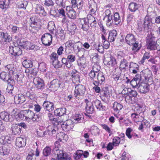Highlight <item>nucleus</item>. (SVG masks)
Segmentation results:
<instances>
[{
    "label": "nucleus",
    "instance_id": "nucleus-57",
    "mask_svg": "<svg viewBox=\"0 0 160 160\" xmlns=\"http://www.w3.org/2000/svg\"><path fill=\"white\" fill-rule=\"evenodd\" d=\"M95 48L99 52L101 53L103 52L104 48L102 45H101L100 43L98 44L97 46L95 44Z\"/></svg>",
    "mask_w": 160,
    "mask_h": 160
},
{
    "label": "nucleus",
    "instance_id": "nucleus-46",
    "mask_svg": "<svg viewBox=\"0 0 160 160\" xmlns=\"http://www.w3.org/2000/svg\"><path fill=\"white\" fill-rule=\"evenodd\" d=\"M0 143L4 145H6L7 143H10V141L9 140L8 137L2 136L0 138Z\"/></svg>",
    "mask_w": 160,
    "mask_h": 160
},
{
    "label": "nucleus",
    "instance_id": "nucleus-13",
    "mask_svg": "<svg viewBox=\"0 0 160 160\" xmlns=\"http://www.w3.org/2000/svg\"><path fill=\"white\" fill-rule=\"evenodd\" d=\"M16 46H10L9 47V52L14 56H18L22 54V51L19 47Z\"/></svg>",
    "mask_w": 160,
    "mask_h": 160
},
{
    "label": "nucleus",
    "instance_id": "nucleus-39",
    "mask_svg": "<svg viewBox=\"0 0 160 160\" xmlns=\"http://www.w3.org/2000/svg\"><path fill=\"white\" fill-rule=\"evenodd\" d=\"M48 116L49 120L53 121V123H54L55 125H59L61 123V122L57 120L56 118H54L53 116L51 113H48Z\"/></svg>",
    "mask_w": 160,
    "mask_h": 160
},
{
    "label": "nucleus",
    "instance_id": "nucleus-59",
    "mask_svg": "<svg viewBox=\"0 0 160 160\" xmlns=\"http://www.w3.org/2000/svg\"><path fill=\"white\" fill-rule=\"evenodd\" d=\"M30 77H32L36 76L37 74V69L36 68H30Z\"/></svg>",
    "mask_w": 160,
    "mask_h": 160
},
{
    "label": "nucleus",
    "instance_id": "nucleus-49",
    "mask_svg": "<svg viewBox=\"0 0 160 160\" xmlns=\"http://www.w3.org/2000/svg\"><path fill=\"white\" fill-rule=\"evenodd\" d=\"M67 14L68 17L71 19H75L76 16L75 11H67Z\"/></svg>",
    "mask_w": 160,
    "mask_h": 160
},
{
    "label": "nucleus",
    "instance_id": "nucleus-47",
    "mask_svg": "<svg viewBox=\"0 0 160 160\" xmlns=\"http://www.w3.org/2000/svg\"><path fill=\"white\" fill-rule=\"evenodd\" d=\"M80 75L79 74H77L76 75H74L72 77V81L74 83H78L80 82Z\"/></svg>",
    "mask_w": 160,
    "mask_h": 160
},
{
    "label": "nucleus",
    "instance_id": "nucleus-26",
    "mask_svg": "<svg viewBox=\"0 0 160 160\" xmlns=\"http://www.w3.org/2000/svg\"><path fill=\"white\" fill-rule=\"evenodd\" d=\"M12 133L15 135L19 134L21 132V128L17 124H13L11 128Z\"/></svg>",
    "mask_w": 160,
    "mask_h": 160
},
{
    "label": "nucleus",
    "instance_id": "nucleus-35",
    "mask_svg": "<svg viewBox=\"0 0 160 160\" xmlns=\"http://www.w3.org/2000/svg\"><path fill=\"white\" fill-rule=\"evenodd\" d=\"M10 3L9 0H5L0 2V8L2 9H7Z\"/></svg>",
    "mask_w": 160,
    "mask_h": 160
},
{
    "label": "nucleus",
    "instance_id": "nucleus-22",
    "mask_svg": "<svg viewBox=\"0 0 160 160\" xmlns=\"http://www.w3.org/2000/svg\"><path fill=\"white\" fill-rule=\"evenodd\" d=\"M140 78V76L139 74L137 75L130 82V84L133 88H138Z\"/></svg>",
    "mask_w": 160,
    "mask_h": 160
},
{
    "label": "nucleus",
    "instance_id": "nucleus-4",
    "mask_svg": "<svg viewBox=\"0 0 160 160\" xmlns=\"http://www.w3.org/2000/svg\"><path fill=\"white\" fill-rule=\"evenodd\" d=\"M147 48L151 50L157 49L156 39V38L154 36V34L151 33L147 37Z\"/></svg>",
    "mask_w": 160,
    "mask_h": 160
},
{
    "label": "nucleus",
    "instance_id": "nucleus-64",
    "mask_svg": "<svg viewBox=\"0 0 160 160\" xmlns=\"http://www.w3.org/2000/svg\"><path fill=\"white\" fill-rule=\"evenodd\" d=\"M103 42V47L105 49H107L110 46V41L108 40L105 41H102Z\"/></svg>",
    "mask_w": 160,
    "mask_h": 160
},
{
    "label": "nucleus",
    "instance_id": "nucleus-9",
    "mask_svg": "<svg viewBox=\"0 0 160 160\" xmlns=\"http://www.w3.org/2000/svg\"><path fill=\"white\" fill-rule=\"evenodd\" d=\"M61 82L58 79H54L48 85V88L51 91H56L60 87Z\"/></svg>",
    "mask_w": 160,
    "mask_h": 160
},
{
    "label": "nucleus",
    "instance_id": "nucleus-38",
    "mask_svg": "<svg viewBox=\"0 0 160 160\" xmlns=\"http://www.w3.org/2000/svg\"><path fill=\"white\" fill-rule=\"evenodd\" d=\"M57 129V128L54 127L53 126H49L48 128L47 131H45V132H46V134L52 135L56 133Z\"/></svg>",
    "mask_w": 160,
    "mask_h": 160
},
{
    "label": "nucleus",
    "instance_id": "nucleus-58",
    "mask_svg": "<svg viewBox=\"0 0 160 160\" xmlns=\"http://www.w3.org/2000/svg\"><path fill=\"white\" fill-rule=\"evenodd\" d=\"M102 127L103 129H105L108 133H109V136H110V135L112 134V131L107 125L106 124H103L102 125Z\"/></svg>",
    "mask_w": 160,
    "mask_h": 160
},
{
    "label": "nucleus",
    "instance_id": "nucleus-27",
    "mask_svg": "<svg viewBox=\"0 0 160 160\" xmlns=\"http://www.w3.org/2000/svg\"><path fill=\"white\" fill-rule=\"evenodd\" d=\"M5 68L6 70L9 71V74L10 75L12 76L14 75L16 70L13 64L8 65L5 67Z\"/></svg>",
    "mask_w": 160,
    "mask_h": 160
},
{
    "label": "nucleus",
    "instance_id": "nucleus-34",
    "mask_svg": "<svg viewBox=\"0 0 160 160\" xmlns=\"http://www.w3.org/2000/svg\"><path fill=\"white\" fill-rule=\"evenodd\" d=\"M10 114L5 112H2L0 113V118L6 122L8 121L10 119Z\"/></svg>",
    "mask_w": 160,
    "mask_h": 160
},
{
    "label": "nucleus",
    "instance_id": "nucleus-25",
    "mask_svg": "<svg viewBox=\"0 0 160 160\" xmlns=\"http://www.w3.org/2000/svg\"><path fill=\"white\" fill-rule=\"evenodd\" d=\"M117 36V32L116 30H113L109 31L108 37V40L110 42L115 41Z\"/></svg>",
    "mask_w": 160,
    "mask_h": 160
},
{
    "label": "nucleus",
    "instance_id": "nucleus-29",
    "mask_svg": "<svg viewBox=\"0 0 160 160\" xmlns=\"http://www.w3.org/2000/svg\"><path fill=\"white\" fill-rule=\"evenodd\" d=\"M93 102L97 109L100 111L105 110V107L102 105L100 101L98 100H96L93 101Z\"/></svg>",
    "mask_w": 160,
    "mask_h": 160
},
{
    "label": "nucleus",
    "instance_id": "nucleus-16",
    "mask_svg": "<svg viewBox=\"0 0 160 160\" xmlns=\"http://www.w3.org/2000/svg\"><path fill=\"white\" fill-rule=\"evenodd\" d=\"M0 78L3 80L9 83L13 82V79L12 78V76L5 72H2L0 73Z\"/></svg>",
    "mask_w": 160,
    "mask_h": 160
},
{
    "label": "nucleus",
    "instance_id": "nucleus-21",
    "mask_svg": "<svg viewBox=\"0 0 160 160\" xmlns=\"http://www.w3.org/2000/svg\"><path fill=\"white\" fill-rule=\"evenodd\" d=\"M125 42L128 45L132 44L136 41L135 36L132 33L127 34L125 38Z\"/></svg>",
    "mask_w": 160,
    "mask_h": 160
},
{
    "label": "nucleus",
    "instance_id": "nucleus-6",
    "mask_svg": "<svg viewBox=\"0 0 160 160\" xmlns=\"http://www.w3.org/2000/svg\"><path fill=\"white\" fill-rule=\"evenodd\" d=\"M34 113L32 111L29 110H26L21 111L19 114V117L22 118V119H25L27 121L31 120L34 116Z\"/></svg>",
    "mask_w": 160,
    "mask_h": 160
},
{
    "label": "nucleus",
    "instance_id": "nucleus-24",
    "mask_svg": "<svg viewBox=\"0 0 160 160\" xmlns=\"http://www.w3.org/2000/svg\"><path fill=\"white\" fill-rule=\"evenodd\" d=\"M26 144L25 138L21 137H18L16 139V145L19 148L25 146Z\"/></svg>",
    "mask_w": 160,
    "mask_h": 160
},
{
    "label": "nucleus",
    "instance_id": "nucleus-14",
    "mask_svg": "<svg viewBox=\"0 0 160 160\" xmlns=\"http://www.w3.org/2000/svg\"><path fill=\"white\" fill-rule=\"evenodd\" d=\"M33 83L35 87L38 89H42L44 87L43 81L41 78L37 77L34 78Z\"/></svg>",
    "mask_w": 160,
    "mask_h": 160
},
{
    "label": "nucleus",
    "instance_id": "nucleus-42",
    "mask_svg": "<svg viewBox=\"0 0 160 160\" xmlns=\"http://www.w3.org/2000/svg\"><path fill=\"white\" fill-rule=\"evenodd\" d=\"M68 135L66 134H64L62 132H60L58 133L57 136L59 139L58 140L60 142H62V140L66 141L68 139Z\"/></svg>",
    "mask_w": 160,
    "mask_h": 160
},
{
    "label": "nucleus",
    "instance_id": "nucleus-1",
    "mask_svg": "<svg viewBox=\"0 0 160 160\" xmlns=\"http://www.w3.org/2000/svg\"><path fill=\"white\" fill-rule=\"evenodd\" d=\"M37 12L34 16L31 17L30 18V26L33 28L35 30L38 31L40 28L41 22V20L39 18V16L41 17L45 16L47 15V13L45 11H39Z\"/></svg>",
    "mask_w": 160,
    "mask_h": 160
},
{
    "label": "nucleus",
    "instance_id": "nucleus-30",
    "mask_svg": "<svg viewBox=\"0 0 160 160\" xmlns=\"http://www.w3.org/2000/svg\"><path fill=\"white\" fill-rule=\"evenodd\" d=\"M105 13L106 15V17L107 18V24L110 26L112 23L113 22H112L113 20L112 15H111L110 11H106Z\"/></svg>",
    "mask_w": 160,
    "mask_h": 160
},
{
    "label": "nucleus",
    "instance_id": "nucleus-43",
    "mask_svg": "<svg viewBox=\"0 0 160 160\" xmlns=\"http://www.w3.org/2000/svg\"><path fill=\"white\" fill-rule=\"evenodd\" d=\"M113 18H114L112 20V22H113L114 21L115 24L116 25L119 24L121 22V20L120 19V18L119 13L118 12L115 13L114 15Z\"/></svg>",
    "mask_w": 160,
    "mask_h": 160
},
{
    "label": "nucleus",
    "instance_id": "nucleus-10",
    "mask_svg": "<svg viewBox=\"0 0 160 160\" xmlns=\"http://www.w3.org/2000/svg\"><path fill=\"white\" fill-rule=\"evenodd\" d=\"M49 57L50 62L55 67L59 68L61 66L60 62L58 59V56L56 52H53L49 56Z\"/></svg>",
    "mask_w": 160,
    "mask_h": 160
},
{
    "label": "nucleus",
    "instance_id": "nucleus-12",
    "mask_svg": "<svg viewBox=\"0 0 160 160\" xmlns=\"http://www.w3.org/2000/svg\"><path fill=\"white\" fill-rule=\"evenodd\" d=\"M61 127L65 131H68L72 129L74 126V124L71 120H68L64 122L61 125Z\"/></svg>",
    "mask_w": 160,
    "mask_h": 160
},
{
    "label": "nucleus",
    "instance_id": "nucleus-50",
    "mask_svg": "<svg viewBox=\"0 0 160 160\" xmlns=\"http://www.w3.org/2000/svg\"><path fill=\"white\" fill-rule=\"evenodd\" d=\"M150 58V54L148 52H146L143 55L141 60L139 62V64H143L146 59H148Z\"/></svg>",
    "mask_w": 160,
    "mask_h": 160
},
{
    "label": "nucleus",
    "instance_id": "nucleus-40",
    "mask_svg": "<svg viewBox=\"0 0 160 160\" xmlns=\"http://www.w3.org/2000/svg\"><path fill=\"white\" fill-rule=\"evenodd\" d=\"M82 44L80 42H78L75 43L73 45V48L75 50H77L78 52L81 51Z\"/></svg>",
    "mask_w": 160,
    "mask_h": 160
},
{
    "label": "nucleus",
    "instance_id": "nucleus-33",
    "mask_svg": "<svg viewBox=\"0 0 160 160\" xmlns=\"http://www.w3.org/2000/svg\"><path fill=\"white\" fill-rule=\"evenodd\" d=\"M66 112V109L65 108H58L57 109L54 111L55 115L58 116H63Z\"/></svg>",
    "mask_w": 160,
    "mask_h": 160
},
{
    "label": "nucleus",
    "instance_id": "nucleus-5",
    "mask_svg": "<svg viewBox=\"0 0 160 160\" xmlns=\"http://www.w3.org/2000/svg\"><path fill=\"white\" fill-rule=\"evenodd\" d=\"M86 92L85 87L82 84H78L76 85L74 90L75 97L78 99L81 98V97Z\"/></svg>",
    "mask_w": 160,
    "mask_h": 160
},
{
    "label": "nucleus",
    "instance_id": "nucleus-48",
    "mask_svg": "<svg viewBox=\"0 0 160 160\" xmlns=\"http://www.w3.org/2000/svg\"><path fill=\"white\" fill-rule=\"evenodd\" d=\"M129 45L132 46V50L135 51H137L139 50L140 48L138 47V41H135L132 44Z\"/></svg>",
    "mask_w": 160,
    "mask_h": 160
},
{
    "label": "nucleus",
    "instance_id": "nucleus-54",
    "mask_svg": "<svg viewBox=\"0 0 160 160\" xmlns=\"http://www.w3.org/2000/svg\"><path fill=\"white\" fill-rule=\"evenodd\" d=\"M8 83V85L6 89V91L8 93H12V91L14 88L13 85H12L13 82H12L11 83H9V82Z\"/></svg>",
    "mask_w": 160,
    "mask_h": 160
},
{
    "label": "nucleus",
    "instance_id": "nucleus-17",
    "mask_svg": "<svg viewBox=\"0 0 160 160\" xmlns=\"http://www.w3.org/2000/svg\"><path fill=\"white\" fill-rule=\"evenodd\" d=\"M100 68L101 67L98 63H95L92 67V70L88 73L89 77H94L95 74L99 72H98L100 70Z\"/></svg>",
    "mask_w": 160,
    "mask_h": 160
},
{
    "label": "nucleus",
    "instance_id": "nucleus-32",
    "mask_svg": "<svg viewBox=\"0 0 160 160\" xmlns=\"http://www.w3.org/2000/svg\"><path fill=\"white\" fill-rule=\"evenodd\" d=\"M88 22L92 27L95 28L96 27L97 21L93 16L92 15L89 16L88 17Z\"/></svg>",
    "mask_w": 160,
    "mask_h": 160
},
{
    "label": "nucleus",
    "instance_id": "nucleus-41",
    "mask_svg": "<svg viewBox=\"0 0 160 160\" xmlns=\"http://www.w3.org/2000/svg\"><path fill=\"white\" fill-rule=\"evenodd\" d=\"M73 118L76 123L81 122L84 118L82 114H76Z\"/></svg>",
    "mask_w": 160,
    "mask_h": 160
},
{
    "label": "nucleus",
    "instance_id": "nucleus-31",
    "mask_svg": "<svg viewBox=\"0 0 160 160\" xmlns=\"http://www.w3.org/2000/svg\"><path fill=\"white\" fill-rule=\"evenodd\" d=\"M128 66V61L125 59H122L120 62L119 69L122 71L123 69H126V68Z\"/></svg>",
    "mask_w": 160,
    "mask_h": 160
},
{
    "label": "nucleus",
    "instance_id": "nucleus-3",
    "mask_svg": "<svg viewBox=\"0 0 160 160\" xmlns=\"http://www.w3.org/2000/svg\"><path fill=\"white\" fill-rule=\"evenodd\" d=\"M156 15L154 12H148V15L146 16L144 21V28L147 30H149L152 28V22L151 18H153Z\"/></svg>",
    "mask_w": 160,
    "mask_h": 160
},
{
    "label": "nucleus",
    "instance_id": "nucleus-53",
    "mask_svg": "<svg viewBox=\"0 0 160 160\" xmlns=\"http://www.w3.org/2000/svg\"><path fill=\"white\" fill-rule=\"evenodd\" d=\"M38 69L42 72L46 71L47 69L46 64L43 62L40 63L39 64Z\"/></svg>",
    "mask_w": 160,
    "mask_h": 160
},
{
    "label": "nucleus",
    "instance_id": "nucleus-28",
    "mask_svg": "<svg viewBox=\"0 0 160 160\" xmlns=\"http://www.w3.org/2000/svg\"><path fill=\"white\" fill-rule=\"evenodd\" d=\"M123 107L122 105L120 103L115 102L113 104L112 108L115 112L119 113Z\"/></svg>",
    "mask_w": 160,
    "mask_h": 160
},
{
    "label": "nucleus",
    "instance_id": "nucleus-56",
    "mask_svg": "<svg viewBox=\"0 0 160 160\" xmlns=\"http://www.w3.org/2000/svg\"><path fill=\"white\" fill-rule=\"evenodd\" d=\"M2 151L3 155H7L10 152V149L8 148V146L7 145H5L3 146Z\"/></svg>",
    "mask_w": 160,
    "mask_h": 160
},
{
    "label": "nucleus",
    "instance_id": "nucleus-23",
    "mask_svg": "<svg viewBox=\"0 0 160 160\" xmlns=\"http://www.w3.org/2000/svg\"><path fill=\"white\" fill-rule=\"evenodd\" d=\"M65 54L67 55V60L68 62H73L76 60L75 55L71 54V52L68 51V49L67 48H65Z\"/></svg>",
    "mask_w": 160,
    "mask_h": 160
},
{
    "label": "nucleus",
    "instance_id": "nucleus-62",
    "mask_svg": "<svg viewBox=\"0 0 160 160\" xmlns=\"http://www.w3.org/2000/svg\"><path fill=\"white\" fill-rule=\"evenodd\" d=\"M141 123L144 126V128H147L150 126L149 122L146 119L142 120Z\"/></svg>",
    "mask_w": 160,
    "mask_h": 160
},
{
    "label": "nucleus",
    "instance_id": "nucleus-61",
    "mask_svg": "<svg viewBox=\"0 0 160 160\" xmlns=\"http://www.w3.org/2000/svg\"><path fill=\"white\" fill-rule=\"evenodd\" d=\"M20 157L17 154H15L10 157V160H19Z\"/></svg>",
    "mask_w": 160,
    "mask_h": 160
},
{
    "label": "nucleus",
    "instance_id": "nucleus-11",
    "mask_svg": "<svg viewBox=\"0 0 160 160\" xmlns=\"http://www.w3.org/2000/svg\"><path fill=\"white\" fill-rule=\"evenodd\" d=\"M17 44L18 46L23 47V48H26L27 49H32L35 47L34 45H32L31 42L28 41L25 42L23 41H21L18 40Z\"/></svg>",
    "mask_w": 160,
    "mask_h": 160
},
{
    "label": "nucleus",
    "instance_id": "nucleus-18",
    "mask_svg": "<svg viewBox=\"0 0 160 160\" xmlns=\"http://www.w3.org/2000/svg\"><path fill=\"white\" fill-rule=\"evenodd\" d=\"M26 97L22 94L16 95L14 98V101L15 103L21 104L26 100Z\"/></svg>",
    "mask_w": 160,
    "mask_h": 160
},
{
    "label": "nucleus",
    "instance_id": "nucleus-7",
    "mask_svg": "<svg viewBox=\"0 0 160 160\" xmlns=\"http://www.w3.org/2000/svg\"><path fill=\"white\" fill-rule=\"evenodd\" d=\"M55 154L57 155V159L52 158L51 160H70L69 155L64 151L60 150H56Z\"/></svg>",
    "mask_w": 160,
    "mask_h": 160
},
{
    "label": "nucleus",
    "instance_id": "nucleus-44",
    "mask_svg": "<svg viewBox=\"0 0 160 160\" xmlns=\"http://www.w3.org/2000/svg\"><path fill=\"white\" fill-rule=\"evenodd\" d=\"M22 66L26 68H29L32 66V63L30 60H25L22 62Z\"/></svg>",
    "mask_w": 160,
    "mask_h": 160
},
{
    "label": "nucleus",
    "instance_id": "nucleus-60",
    "mask_svg": "<svg viewBox=\"0 0 160 160\" xmlns=\"http://www.w3.org/2000/svg\"><path fill=\"white\" fill-rule=\"evenodd\" d=\"M42 118L40 116L36 114H35L34 113V116L33 117V118L32 119L33 121L38 122L40 121L41 120Z\"/></svg>",
    "mask_w": 160,
    "mask_h": 160
},
{
    "label": "nucleus",
    "instance_id": "nucleus-20",
    "mask_svg": "<svg viewBox=\"0 0 160 160\" xmlns=\"http://www.w3.org/2000/svg\"><path fill=\"white\" fill-rule=\"evenodd\" d=\"M43 107L49 112L52 111L54 108V104L52 102L44 101L42 104Z\"/></svg>",
    "mask_w": 160,
    "mask_h": 160
},
{
    "label": "nucleus",
    "instance_id": "nucleus-51",
    "mask_svg": "<svg viewBox=\"0 0 160 160\" xmlns=\"http://www.w3.org/2000/svg\"><path fill=\"white\" fill-rule=\"evenodd\" d=\"M51 152V148L49 147H47L43 150V154L44 156L47 157L50 154Z\"/></svg>",
    "mask_w": 160,
    "mask_h": 160
},
{
    "label": "nucleus",
    "instance_id": "nucleus-19",
    "mask_svg": "<svg viewBox=\"0 0 160 160\" xmlns=\"http://www.w3.org/2000/svg\"><path fill=\"white\" fill-rule=\"evenodd\" d=\"M138 88L141 93H146L149 90V85L145 83H141L139 85Z\"/></svg>",
    "mask_w": 160,
    "mask_h": 160
},
{
    "label": "nucleus",
    "instance_id": "nucleus-63",
    "mask_svg": "<svg viewBox=\"0 0 160 160\" xmlns=\"http://www.w3.org/2000/svg\"><path fill=\"white\" fill-rule=\"evenodd\" d=\"M130 91H131V89L129 88H125L123 89L121 92L122 94L128 95L129 94Z\"/></svg>",
    "mask_w": 160,
    "mask_h": 160
},
{
    "label": "nucleus",
    "instance_id": "nucleus-8",
    "mask_svg": "<svg viewBox=\"0 0 160 160\" xmlns=\"http://www.w3.org/2000/svg\"><path fill=\"white\" fill-rule=\"evenodd\" d=\"M41 40L42 44L45 46H49L52 42V36L49 33H45L42 36Z\"/></svg>",
    "mask_w": 160,
    "mask_h": 160
},
{
    "label": "nucleus",
    "instance_id": "nucleus-55",
    "mask_svg": "<svg viewBox=\"0 0 160 160\" xmlns=\"http://www.w3.org/2000/svg\"><path fill=\"white\" fill-rule=\"evenodd\" d=\"M113 143L114 146H118L120 143H121V140L118 137H115L113 139Z\"/></svg>",
    "mask_w": 160,
    "mask_h": 160
},
{
    "label": "nucleus",
    "instance_id": "nucleus-37",
    "mask_svg": "<svg viewBox=\"0 0 160 160\" xmlns=\"http://www.w3.org/2000/svg\"><path fill=\"white\" fill-rule=\"evenodd\" d=\"M109 61H108L106 59L104 60L105 62H107V65L110 66H114L117 64L116 59L113 57H111Z\"/></svg>",
    "mask_w": 160,
    "mask_h": 160
},
{
    "label": "nucleus",
    "instance_id": "nucleus-2",
    "mask_svg": "<svg viewBox=\"0 0 160 160\" xmlns=\"http://www.w3.org/2000/svg\"><path fill=\"white\" fill-rule=\"evenodd\" d=\"M94 76L93 78L89 77V79L95 86H98L99 84H102L105 82V76L102 72H99Z\"/></svg>",
    "mask_w": 160,
    "mask_h": 160
},
{
    "label": "nucleus",
    "instance_id": "nucleus-45",
    "mask_svg": "<svg viewBox=\"0 0 160 160\" xmlns=\"http://www.w3.org/2000/svg\"><path fill=\"white\" fill-rule=\"evenodd\" d=\"M125 101L127 103L133 104L135 102V99L130 95L128 94L126 96Z\"/></svg>",
    "mask_w": 160,
    "mask_h": 160
},
{
    "label": "nucleus",
    "instance_id": "nucleus-15",
    "mask_svg": "<svg viewBox=\"0 0 160 160\" xmlns=\"http://www.w3.org/2000/svg\"><path fill=\"white\" fill-rule=\"evenodd\" d=\"M85 102L86 103L85 109L86 112L89 114L92 113L94 111L93 101L91 102L88 99H85Z\"/></svg>",
    "mask_w": 160,
    "mask_h": 160
},
{
    "label": "nucleus",
    "instance_id": "nucleus-36",
    "mask_svg": "<svg viewBox=\"0 0 160 160\" xmlns=\"http://www.w3.org/2000/svg\"><path fill=\"white\" fill-rule=\"evenodd\" d=\"M1 36L2 38L4 39V40L5 42H9L12 40L11 37L7 33H1Z\"/></svg>",
    "mask_w": 160,
    "mask_h": 160
},
{
    "label": "nucleus",
    "instance_id": "nucleus-52",
    "mask_svg": "<svg viewBox=\"0 0 160 160\" xmlns=\"http://www.w3.org/2000/svg\"><path fill=\"white\" fill-rule=\"evenodd\" d=\"M131 117L133 120L135 122H139V116L138 113L134 112L132 113Z\"/></svg>",
    "mask_w": 160,
    "mask_h": 160
}]
</instances>
